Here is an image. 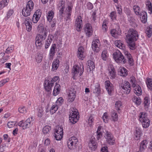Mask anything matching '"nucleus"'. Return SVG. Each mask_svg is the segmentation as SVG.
Here are the masks:
<instances>
[{
    "label": "nucleus",
    "instance_id": "1",
    "mask_svg": "<svg viewBox=\"0 0 152 152\" xmlns=\"http://www.w3.org/2000/svg\"><path fill=\"white\" fill-rule=\"evenodd\" d=\"M126 41L129 48L132 50L136 48L135 42L138 38V32L135 29L130 28L126 36Z\"/></svg>",
    "mask_w": 152,
    "mask_h": 152
},
{
    "label": "nucleus",
    "instance_id": "2",
    "mask_svg": "<svg viewBox=\"0 0 152 152\" xmlns=\"http://www.w3.org/2000/svg\"><path fill=\"white\" fill-rule=\"evenodd\" d=\"M113 56L115 61L118 64H125L127 62L126 59L119 50L114 52Z\"/></svg>",
    "mask_w": 152,
    "mask_h": 152
},
{
    "label": "nucleus",
    "instance_id": "3",
    "mask_svg": "<svg viewBox=\"0 0 152 152\" xmlns=\"http://www.w3.org/2000/svg\"><path fill=\"white\" fill-rule=\"evenodd\" d=\"M59 79L58 76H56L54 77L51 80H45L44 86L45 90L47 92H50L54 82L58 80Z\"/></svg>",
    "mask_w": 152,
    "mask_h": 152
},
{
    "label": "nucleus",
    "instance_id": "4",
    "mask_svg": "<svg viewBox=\"0 0 152 152\" xmlns=\"http://www.w3.org/2000/svg\"><path fill=\"white\" fill-rule=\"evenodd\" d=\"M84 71L83 66V65H75L72 68V73L74 77L76 76L79 75L81 76Z\"/></svg>",
    "mask_w": 152,
    "mask_h": 152
},
{
    "label": "nucleus",
    "instance_id": "5",
    "mask_svg": "<svg viewBox=\"0 0 152 152\" xmlns=\"http://www.w3.org/2000/svg\"><path fill=\"white\" fill-rule=\"evenodd\" d=\"M70 113L69 115L70 122L73 124H75L77 122L79 118V113L77 112V110H71Z\"/></svg>",
    "mask_w": 152,
    "mask_h": 152
},
{
    "label": "nucleus",
    "instance_id": "6",
    "mask_svg": "<svg viewBox=\"0 0 152 152\" xmlns=\"http://www.w3.org/2000/svg\"><path fill=\"white\" fill-rule=\"evenodd\" d=\"M121 87L125 94H128L130 92L131 88L130 83L128 81H125L122 83L121 84Z\"/></svg>",
    "mask_w": 152,
    "mask_h": 152
},
{
    "label": "nucleus",
    "instance_id": "7",
    "mask_svg": "<svg viewBox=\"0 0 152 152\" xmlns=\"http://www.w3.org/2000/svg\"><path fill=\"white\" fill-rule=\"evenodd\" d=\"M104 137L106 139V142L110 145H113L115 142L114 137L110 132H107L105 134Z\"/></svg>",
    "mask_w": 152,
    "mask_h": 152
},
{
    "label": "nucleus",
    "instance_id": "8",
    "mask_svg": "<svg viewBox=\"0 0 152 152\" xmlns=\"http://www.w3.org/2000/svg\"><path fill=\"white\" fill-rule=\"evenodd\" d=\"M84 30L86 35L90 37L92 34L93 31L91 25L89 23H86L84 26Z\"/></svg>",
    "mask_w": 152,
    "mask_h": 152
},
{
    "label": "nucleus",
    "instance_id": "9",
    "mask_svg": "<svg viewBox=\"0 0 152 152\" xmlns=\"http://www.w3.org/2000/svg\"><path fill=\"white\" fill-rule=\"evenodd\" d=\"M75 26L76 29L78 31H80V28L83 27V21L81 16H79L76 20Z\"/></svg>",
    "mask_w": 152,
    "mask_h": 152
},
{
    "label": "nucleus",
    "instance_id": "10",
    "mask_svg": "<svg viewBox=\"0 0 152 152\" xmlns=\"http://www.w3.org/2000/svg\"><path fill=\"white\" fill-rule=\"evenodd\" d=\"M104 85L109 95L111 94L112 92L113 91L114 87L113 85L109 80L105 82Z\"/></svg>",
    "mask_w": 152,
    "mask_h": 152
},
{
    "label": "nucleus",
    "instance_id": "11",
    "mask_svg": "<svg viewBox=\"0 0 152 152\" xmlns=\"http://www.w3.org/2000/svg\"><path fill=\"white\" fill-rule=\"evenodd\" d=\"M41 15V12L39 10H37L34 13L32 18V21L34 23H37L39 20Z\"/></svg>",
    "mask_w": 152,
    "mask_h": 152
},
{
    "label": "nucleus",
    "instance_id": "12",
    "mask_svg": "<svg viewBox=\"0 0 152 152\" xmlns=\"http://www.w3.org/2000/svg\"><path fill=\"white\" fill-rule=\"evenodd\" d=\"M109 76L111 79H115L116 77V73L114 67L113 66H110L109 68Z\"/></svg>",
    "mask_w": 152,
    "mask_h": 152
},
{
    "label": "nucleus",
    "instance_id": "13",
    "mask_svg": "<svg viewBox=\"0 0 152 152\" xmlns=\"http://www.w3.org/2000/svg\"><path fill=\"white\" fill-rule=\"evenodd\" d=\"M124 54L128 59L129 64L131 66H133L134 64V61L131 54L127 51H125Z\"/></svg>",
    "mask_w": 152,
    "mask_h": 152
},
{
    "label": "nucleus",
    "instance_id": "14",
    "mask_svg": "<svg viewBox=\"0 0 152 152\" xmlns=\"http://www.w3.org/2000/svg\"><path fill=\"white\" fill-rule=\"evenodd\" d=\"M25 23L27 31H30L31 29L32 26V23L31 19L29 17L26 18L25 20Z\"/></svg>",
    "mask_w": 152,
    "mask_h": 152
},
{
    "label": "nucleus",
    "instance_id": "15",
    "mask_svg": "<svg viewBox=\"0 0 152 152\" xmlns=\"http://www.w3.org/2000/svg\"><path fill=\"white\" fill-rule=\"evenodd\" d=\"M76 93V91L75 90L71 89L70 90L68 94V99L69 100V102H72L74 100L75 98Z\"/></svg>",
    "mask_w": 152,
    "mask_h": 152
},
{
    "label": "nucleus",
    "instance_id": "16",
    "mask_svg": "<svg viewBox=\"0 0 152 152\" xmlns=\"http://www.w3.org/2000/svg\"><path fill=\"white\" fill-rule=\"evenodd\" d=\"M61 56H57V59L54 60L52 63V70L53 71H55L58 69L59 64V60L58 59Z\"/></svg>",
    "mask_w": 152,
    "mask_h": 152
},
{
    "label": "nucleus",
    "instance_id": "17",
    "mask_svg": "<svg viewBox=\"0 0 152 152\" xmlns=\"http://www.w3.org/2000/svg\"><path fill=\"white\" fill-rule=\"evenodd\" d=\"M37 30L39 32L41 33V34H48V31L46 28L44 27L42 24H40L38 26Z\"/></svg>",
    "mask_w": 152,
    "mask_h": 152
},
{
    "label": "nucleus",
    "instance_id": "18",
    "mask_svg": "<svg viewBox=\"0 0 152 152\" xmlns=\"http://www.w3.org/2000/svg\"><path fill=\"white\" fill-rule=\"evenodd\" d=\"M84 50L83 47L80 46L78 48V52L77 54L78 58L81 60H83L85 56L84 55Z\"/></svg>",
    "mask_w": 152,
    "mask_h": 152
},
{
    "label": "nucleus",
    "instance_id": "19",
    "mask_svg": "<svg viewBox=\"0 0 152 152\" xmlns=\"http://www.w3.org/2000/svg\"><path fill=\"white\" fill-rule=\"evenodd\" d=\"M134 88V92L137 96H139L142 94L141 88L138 84L132 86Z\"/></svg>",
    "mask_w": 152,
    "mask_h": 152
},
{
    "label": "nucleus",
    "instance_id": "20",
    "mask_svg": "<svg viewBox=\"0 0 152 152\" xmlns=\"http://www.w3.org/2000/svg\"><path fill=\"white\" fill-rule=\"evenodd\" d=\"M99 42V39L94 40L92 42V48L93 50L96 52H98L99 51V48L97 43Z\"/></svg>",
    "mask_w": 152,
    "mask_h": 152
},
{
    "label": "nucleus",
    "instance_id": "21",
    "mask_svg": "<svg viewBox=\"0 0 152 152\" xmlns=\"http://www.w3.org/2000/svg\"><path fill=\"white\" fill-rule=\"evenodd\" d=\"M56 48V45L55 44H53L49 52V59L50 60H52L53 59V57L55 55Z\"/></svg>",
    "mask_w": 152,
    "mask_h": 152
},
{
    "label": "nucleus",
    "instance_id": "22",
    "mask_svg": "<svg viewBox=\"0 0 152 152\" xmlns=\"http://www.w3.org/2000/svg\"><path fill=\"white\" fill-rule=\"evenodd\" d=\"M88 146L91 150L95 151L97 147L96 143L94 140H91L88 143Z\"/></svg>",
    "mask_w": 152,
    "mask_h": 152
},
{
    "label": "nucleus",
    "instance_id": "23",
    "mask_svg": "<svg viewBox=\"0 0 152 152\" xmlns=\"http://www.w3.org/2000/svg\"><path fill=\"white\" fill-rule=\"evenodd\" d=\"M118 74L123 77H126L128 74L127 70L124 67H121L118 70Z\"/></svg>",
    "mask_w": 152,
    "mask_h": 152
},
{
    "label": "nucleus",
    "instance_id": "24",
    "mask_svg": "<svg viewBox=\"0 0 152 152\" xmlns=\"http://www.w3.org/2000/svg\"><path fill=\"white\" fill-rule=\"evenodd\" d=\"M56 84L53 92V95L54 96H56L58 94L61 90L60 85L59 84H57L56 82Z\"/></svg>",
    "mask_w": 152,
    "mask_h": 152
},
{
    "label": "nucleus",
    "instance_id": "25",
    "mask_svg": "<svg viewBox=\"0 0 152 152\" xmlns=\"http://www.w3.org/2000/svg\"><path fill=\"white\" fill-rule=\"evenodd\" d=\"M53 38V36L52 35L49 34L48 37V38L47 40L45 41V48L46 49L48 48L50 45L52 40Z\"/></svg>",
    "mask_w": 152,
    "mask_h": 152
},
{
    "label": "nucleus",
    "instance_id": "26",
    "mask_svg": "<svg viewBox=\"0 0 152 152\" xmlns=\"http://www.w3.org/2000/svg\"><path fill=\"white\" fill-rule=\"evenodd\" d=\"M139 15L140 16L141 22L143 23H145L147 20V13L145 11H142L140 13Z\"/></svg>",
    "mask_w": 152,
    "mask_h": 152
},
{
    "label": "nucleus",
    "instance_id": "27",
    "mask_svg": "<svg viewBox=\"0 0 152 152\" xmlns=\"http://www.w3.org/2000/svg\"><path fill=\"white\" fill-rule=\"evenodd\" d=\"M147 144V140H144L142 141L140 143L139 148V151L140 152H142L146 148V145Z\"/></svg>",
    "mask_w": 152,
    "mask_h": 152
},
{
    "label": "nucleus",
    "instance_id": "28",
    "mask_svg": "<svg viewBox=\"0 0 152 152\" xmlns=\"http://www.w3.org/2000/svg\"><path fill=\"white\" fill-rule=\"evenodd\" d=\"M69 140L67 141V146L69 149L71 150H73L76 148L77 147L78 144H76L75 143Z\"/></svg>",
    "mask_w": 152,
    "mask_h": 152
},
{
    "label": "nucleus",
    "instance_id": "29",
    "mask_svg": "<svg viewBox=\"0 0 152 152\" xmlns=\"http://www.w3.org/2000/svg\"><path fill=\"white\" fill-rule=\"evenodd\" d=\"M31 11V10L27 8V7H24L22 10V15L24 16H28L30 15Z\"/></svg>",
    "mask_w": 152,
    "mask_h": 152
},
{
    "label": "nucleus",
    "instance_id": "30",
    "mask_svg": "<svg viewBox=\"0 0 152 152\" xmlns=\"http://www.w3.org/2000/svg\"><path fill=\"white\" fill-rule=\"evenodd\" d=\"M47 35V34H38L36 36L35 39L44 43V41L46 38Z\"/></svg>",
    "mask_w": 152,
    "mask_h": 152
},
{
    "label": "nucleus",
    "instance_id": "31",
    "mask_svg": "<svg viewBox=\"0 0 152 152\" xmlns=\"http://www.w3.org/2000/svg\"><path fill=\"white\" fill-rule=\"evenodd\" d=\"M141 134V131L140 129L138 127H137L135 131L134 132V134L135 136L134 137L135 140H139Z\"/></svg>",
    "mask_w": 152,
    "mask_h": 152
},
{
    "label": "nucleus",
    "instance_id": "32",
    "mask_svg": "<svg viewBox=\"0 0 152 152\" xmlns=\"http://www.w3.org/2000/svg\"><path fill=\"white\" fill-rule=\"evenodd\" d=\"M115 45L120 49H123L125 47V45L123 44L120 40L115 41Z\"/></svg>",
    "mask_w": 152,
    "mask_h": 152
},
{
    "label": "nucleus",
    "instance_id": "33",
    "mask_svg": "<svg viewBox=\"0 0 152 152\" xmlns=\"http://www.w3.org/2000/svg\"><path fill=\"white\" fill-rule=\"evenodd\" d=\"M87 64L88 68H89L90 71H91L94 69L95 65L94 62L91 60H89L87 61Z\"/></svg>",
    "mask_w": 152,
    "mask_h": 152
},
{
    "label": "nucleus",
    "instance_id": "34",
    "mask_svg": "<svg viewBox=\"0 0 152 152\" xmlns=\"http://www.w3.org/2000/svg\"><path fill=\"white\" fill-rule=\"evenodd\" d=\"M122 106V104L121 101H118L115 102V107L116 110L118 111V112L119 113H120V110L121 109V108Z\"/></svg>",
    "mask_w": 152,
    "mask_h": 152
},
{
    "label": "nucleus",
    "instance_id": "35",
    "mask_svg": "<svg viewBox=\"0 0 152 152\" xmlns=\"http://www.w3.org/2000/svg\"><path fill=\"white\" fill-rule=\"evenodd\" d=\"M140 121L142 123V127L144 128H147L150 125V121L148 118Z\"/></svg>",
    "mask_w": 152,
    "mask_h": 152
},
{
    "label": "nucleus",
    "instance_id": "36",
    "mask_svg": "<svg viewBox=\"0 0 152 152\" xmlns=\"http://www.w3.org/2000/svg\"><path fill=\"white\" fill-rule=\"evenodd\" d=\"M143 104L145 108H147L150 104V98L149 97L146 96L143 100Z\"/></svg>",
    "mask_w": 152,
    "mask_h": 152
},
{
    "label": "nucleus",
    "instance_id": "37",
    "mask_svg": "<svg viewBox=\"0 0 152 152\" xmlns=\"http://www.w3.org/2000/svg\"><path fill=\"white\" fill-rule=\"evenodd\" d=\"M145 32L148 37H151L152 34V26H151L147 27Z\"/></svg>",
    "mask_w": 152,
    "mask_h": 152
},
{
    "label": "nucleus",
    "instance_id": "38",
    "mask_svg": "<svg viewBox=\"0 0 152 152\" xmlns=\"http://www.w3.org/2000/svg\"><path fill=\"white\" fill-rule=\"evenodd\" d=\"M108 57V55L107 50H104L102 52L101 57L104 61H106Z\"/></svg>",
    "mask_w": 152,
    "mask_h": 152
},
{
    "label": "nucleus",
    "instance_id": "39",
    "mask_svg": "<svg viewBox=\"0 0 152 152\" xmlns=\"http://www.w3.org/2000/svg\"><path fill=\"white\" fill-rule=\"evenodd\" d=\"M146 113H140L139 115V121H142L145 119H148L147 117Z\"/></svg>",
    "mask_w": 152,
    "mask_h": 152
},
{
    "label": "nucleus",
    "instance_id": "40",
    "mask_svg": "<svg viewBox=\"0 0 152 152\" xmlns=\"http://www.w3.org/2000/svg\"><path fill=\"white\" fill-rule=\"evenodd\" d=\"M111 118V120L114 122L117 121L118 119V114L115 111L112 113Z\"/></svg>",
    "mask_w": 152,
    "mask_h": 152
},
{
    "label": "nucleus",
    "instance_id": "41",
    "mask_svg": "<svg viewBox=\"0 0 152 152\" xmlns=\"http://www.w3.org/2000/svg\"><path fill=\"white\" fill-rule=\"evenodd\" d=\"M146 83L148 88L152 90V80L150 78H147Z\"/></svg>",
    "mask_w": 152,
    "mask_h": 152
},
{
    "label": "nucleus",
    "instance_id": "42",
    "mask_svg": "<svg viewBox=\"0 0 152 152\" xmlns=\"http://www.w3.org/2000/svg\"><path fill=\"white\" fill-rule=\"evenodd\" d=\"M53 12L52 11H49L48 12L47 16V19L49 22L51 21L53 17Z\"/></svg>",
    "mask_w": 152,
    "mask_h": 152
},
{
    "label": "nucleus",
    "instance_id": "43",
    "mask_svg": "<svg viewBox=\"0 0 152 152\" xmlns=\"http://www.w3.org/2000/svg\"><path fill=\"white\" fill-rule=\"evenodd\" d=\"M133 9L134 13L137 15H139L140 8L139 6L137 5H135L133 7Z\"/></svg>",
    "mask_w": 152,
    "mask_h": 152
},
{
    "label": "nucleus",
    "instance_id": "44",
    "mask_svg": "<svg viewBox=\"0 0 152 152\" xmlns=\"http://www.w3.org/2000/svg\"><path fill=\"white\" fill-rule=\"evenodd\" d=\"M132 101L136 104L139 105L141 103V100L139 97L134 96L132 99Z\"/></svg>",
    "mask_w": 152,
    "mask_h": 152
},
{
    "label": "nucleus",
    "instance_id": "45",
    "mask_svg": "<svg viewBox=\"0 0 152 152\" xmlns=\"http://www.w3.org/2000/svg\"><path fill=\"white\" fill-rule=\"evenodd\" d=\"M100 85L99 83H96L95 86V89L93 90V92L95 93H100Z\"/></svg>",
    "mask_w": 152,
    "mask_h": 152
},
{
    "label": "nucleus",
    "instance_id": "46",
    "mask_svg": "<svg viewBox=\"0 0 152 152\" xmlns=\"http://www.w3.org/2000/svg\"><path fill=\"white\" fill-rule=\"evenodd\" d=\"M8 3V0H2L0 2V10L7 6Z\"/></svg>",
    "mask_w": 152,
    "mask_h": 152
},
{
    "label": "nucleus",
    "instance_id": "47",
    "mask_svg": "<svg viewBox=\"0 0 152 152\" xmlns=\"http://www.w3.org/2000/svg\"><path fill=\"white\" fill-rule=\"evenodd\" d=\"M56 129H57L60 132V134H59V136H58V137H59V139H61L63 136V128L61 126H58V127H57V128Z\"/></svg>",
    "mask_w": 152,
    "mask_h": 152
},
{
    "label": "nucleus",
    "instance_id": "48",
    "mask_svg": "<svg viewBox=\"0 0 152 152\" xmlns=\"http://www.w3.org/2000/svg\"><path fill=\"white\" fill-rule=\"evenodd\" d=\"M146 5L148 10L150 11L149 12L151 14L152 13V4L148 1L146 2Z\"/></svg>",
    "mask_w": 152,
    "mask_h": 152
},
{
    "label": "nucleus",
    "instance_id": "49",
    "mask_svg": "<svg viewBox=\"0 0 152 152\" xmlns=\"http://www.w3.org/2000/svg\"><path fill=\"white\" fill-rule=\"evenodd\" d=\"M50 130L51 128L50 126H46L43 128L42 131L43 134H46L48 133Z\"/></svg>",
    "mask_w": 152,
    "mask_h": 152
},
{
    "label": "nucleus",
    "instance_id": "50",
    "mask_svg": "<svg viewBox=\"0 0 152 152\" xmlns=\"http://www.w3.org/2000/svg\"><path fill=\"white\" fill-rule=\"evenodd\" d=\"M34 5L33 1L30 0L27 2L26 7H27V8L32 10L33 8Z\"/></svg>",
    "mask_w": 152,
    "mask_h": 152
},
{
    "label": "nucleus",
    "instance_id": "51",
    "mask_svg": "<svg viewBox=\"0 0 152 152\" xmlns=\"http://www.w3.org/2000/svg\"><path fill=\"white\" fill-rule=\"evenodd\" d=\"M42 55L39 53H37V55L35 56V59L37 63H40L42 60Z\"/></svg>",
    "mask_w": 152,
    "mask_h": 152
},
{
    "label": "nucleus",
    "instance_id": "52",
    "mask_svg": "<svg viewBox=\"0 0 152 152\" xmlns=\"http://www.w3.org/2000/svg\"><path fill=\"white\" fill-rule=\"evenodd\" d=\"M35 40L36 41L35 44L37 48L38 49H40L42 47L43 43L36 39Z\"/></svg>",
    "mask_w": 152,
    "mask_h": 152
},
{
    "label": "nucleus",
    "instance_id": "53",
    "mask_svg": "<svg viewBox=\"0 0 152 152\" xmlns=\"http://www.w3.org/2000/svg\"><path fill=\"white\" fill-rule=\"evenodd\" d=\"M65 5V1L64 0H61L58 1L57 5V9L60 8L62 7H64Z\"/></svg>",
    "mask_w": 152,
    "mask_h": 152
},
{
    "label": "nucleus",
    "instance_id": "54",
    "mask_svg": "<svg viewBox=\"0 0 152 152\" xmlns=\"http://www.w3.org/2000/svg\"><path fill=\"white\" fill-rule=\"evenodd\" d=\"M58 105L56 104L53 105L51 108L50 112L52 114L55 113L58 110Z\"/></svg>",
    "mask_w": 152,
    "mask_h": 152
},
{
    "label": "nucleus",
    "instance_id": "55",
    "mask_svg": "<svg viewBox=\"0 0 152 152\" xmlns=\"http://www.w3.org/2000/svg\"><path fill=\"white\" fill-rule=\"evenodd\" d=\"M94 115H90L88 118V123L90 126L92 125L94 120Z\"/></svg>",
    "mask_w": 152,
    "mask_h": 152
},
{
    "label": "nucleus",
    "instance_id": "56",
    "mask_svg": "<svg viewBox=\"0 0 152 152\" xmlns=\"http://www.w3.org/2000/svg\"><path fill=\"white\" fill-rule=\"evenodd\" d=\"M102 118L103 121L105 123H107L108 122L109 119L108 116L106 113H104Z\"/></svg>",
    "mask_w": 152,
    "mask_h": 152
},
{
    "label": "nucleus",
    "instance_id": "57",
    "mask_svg": "<svg viewBox=\"0 0 152 152\" xmlns=\"http://www.w3.org/2000/svg\"><path fill=\"white\" fill-rule=\"evenodd\" d=\"M44 110L42 107H39L38 108V115L39 117H41L43 115Z\"/></svg>",
    "mask_w": 152,
    "mask_h": 152
},
{
    "label": "nucleus",
    "instance_id": "58",
    "mask_svg": "<svg viewBox=\"0 0 152 152\" xmlns=\"http://www.w3.org/2000/svg\"><path fill=\"white\" fill-rule=\"evenodd\" d=\"M59 134H60V132L59 131H58V130L57 129H56L54 134V136L55 137V138L57 140H59L61 139H59V137H58V136H59Z\"/></svg>",
    "mask_w": 152,
    "mask_h": 152
},
{
    "label": "nucleus",
    "instance_id": "59",
    "mask_svg": "<svg viewBox=\"0 0 152 152\" xmlns=\"http://www.w3.org/2000/svg\"><path fill=\"white\" fill-rule=\"evenodd\" d=\"M110 33L112 36L114 37H116L118 35V32L115 29H113L111 30Z\"/></svg>",
    "mask_w": 152,
    "mask_h": 152
},
{
    "label": "nucleus",
    "instance_id": "60",
    "mask_svg": "<svg viewBox=\"0 0 152 152\" xmlns=\"http://www.w3.org/2000/svg\"><path fill=\"white\" fill-rule=\"evenodd\" d=\"M116 13L115 11H113L110 13V16L112 20H116Z\"/></svg>",
    "mask_w": 152,
    "mask_h": 152
},
{
    "label": "nucleus",
    "instance_id": "61",
    "mask_svg": "<svg viewBox=\"0 0 152 152\" xmlns=\"http://www.w3.org/2000/svg\"><path fill=\"white\" fill-rule=\"evenodd\" d=\"M57 9L59 11V14L60 15V16L61 17H63L64 16H63V14L64 12L65 6Z\"/></svg>",
    "mask_w": 152,
    "mask_h": 152
},
{
    "label": "nucleus",
    "instance_id": "62",
    "mask_svg": "<svg viewBox=\"0 0 152 152\" xmlns=\"http://www.w3.org/2000/svg\"><path fill=\"white\" fill-rule=\"evenodd\" d=\"M130 82L132 84V86L137 84V81L135 77L134 76H132L130 77Z\"/></svg>",
    "mask_w": 152,
    "mask_h": 152
},
{
    "label": "nucleus",
    "instance_id": "63",
    "mask_svg": "<svg viewBox=\"0 0 152 152\" xmlns=\"http://www.w3.org/2000/svg\"><path fill=\"white\" fill-rule=\"evenodd\" d=\"M33 117L28 118L26 121L25 122L27 124H29V127H31L33 124Z\"/></svg>",
    "mask_w": 152,
    "mask_h": 152
},
{
    "label": "nucleus",
    "instance_id": "64",
    "mask_svg": "<svg viewBox=\"0 0 152 152\" xmlns=\"http://www.w3.org/2000/svg\"><path fill=\"white\" fill-rule=\"evenodd\" d=\"M18 111L19 113H25L26 112V109L24 106L20 107L18 108Z\"/></svg>",
    "mask_w": 152,
    "mask_h": 152
}]
</instances>
